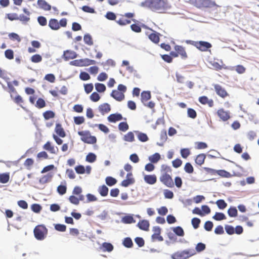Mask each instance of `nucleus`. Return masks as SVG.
<instances>
[{
	"instance_id": "nucleus-1",
	"label": "nucleus",
	"mask_w": 259,
	"mask_h": 259,
	"mask_svg": "<svg viewBox=\"0 0 259 259\" xmlns=\"http://www.w3.org/2000/svg\"><path fill=\"white\" fill-rule=\"evenodd\" d=\"M146 5L152 11L163 13L169 8L167 0H146Z\"/></svg>"
},
{
	"instance_id": "nucleus-2",
	"label": "nucleus",
	"mask_w": 259,
	"mask_h": 259,
	"mask_svg": "<svg viewBox=\"0 0 259 259\" xmlns=\"http://www.w3.org/2000/svg\"><path fill=\"white\" fill-rule=\"evenodd\" d=\"M196 251L193 248H190L182 251H178L171 254L172 259H188L196 254Z\"/></svg>"
},
{
	"instance_id": "nucleus-3",
	"label": "nucleus",
	"mask_w": 259,
	"mask_h": 259,
	"mask_svg": "<svg viewBox=\"0 0 259 259\" xmlns=\"http://www.w3.org/2000/svg\"><path fill=\"white\" fill-rule=\"evenodd\" d=\"M188 3L198 8H209L217 6L211 0H188Z\"/></svg>"
},
{
	"instance_id": "nucleus-4",
	"label": "nucleus",
	"mask_w": 259,
	"mask_h": 259,
	"mask_svg": "<svg viewBox=\"0 0 259 259\" xmlns=\"http://www.w3.org/2000/svg\"><path fill=\"white\" fill-rule=\"evenodd\" d=\"M78 135L80 136V140L84 143L88 144H94L97 142V138L92 136L89 131H82L78 132Z\"/></svg>"
},
{
	"instance_id": "nucleus-5",
	"label": "nucleus",
	"mask_w": 259,
	"mask_h": 259,
	"mask_svg": "<svg viewBox=\"0 0 259 259\" xmlns=\"http://www.w3.org/2000/svg\"><path fill=\"white\" fill-rule=\"evenodd\" d=\"M34 235L35 237L39 240L45 239L48 234V229L43 225L36 226L34 229Z\"/></svg>"
},
{
	"instance_id": "nucleus-6",
	"label": "nucleus",
	"mask_w": 259,
	"mask_h": 259,
	"mask_svg": "<svg viewBox=\"0 0 259 259\" xmlns=\"http://www.w3.org/2000/svg\"><path fill=\"white\" fill-rule=\"evenodd\" d=\"M175 51H171L170 55L174 58L180 56L182 59L185 60L188 58L187 53L184 47L180 45H176L174 47Z\"/></svg>"
},
{
	"instance_id": "nucleus-7",
	"label": "nucleus",
	"mask_w": 259,
	"mask_h": 259,
	"mask_svg": "<svg viewBox=\"0 0 259 259\" xmlns=\"http://www.w3.org/2000/svg\"><path fill=\"white\" fill-rule=\"evenodd\" d=\"M133 13H126L124 15H121L120 17L116 20V22L120 26H124L131 23V19L134 17Z\"/></svg>"
},
{
	"instance_id": "nucleus-8",
	"label": "nucleus",
	"mask_w": 259,
	"mask_h": 259,
	"mask_svg": "<svg viewBox=\"0 0 259 259\" xmlns=\"http://www.w3.org/2000/svg\"><path fill=\"white\" fill-rule=\"evenodd\" d=\"M160 181L168 188L174 187V183L171 176L169 174H161L159 177Z\"/></svg>"
},
{
	"instance_id": "nucleus-9",
	"label": "nucleus",
	"mask_w": 259,
	"mask_h": 259,
	"mask_svg": "<svg viewBox=\"0 0 259 259\" xmlns=\"http://www.w3.org/2000/svg\"><path fill=\"white\" fill-rule=\"evenodd\" d=\"M213 86L217 95L220 97L225 99L229 97V94L222 85L219 84H214Z\"/></svg>"
},
{
	"instance_id": "nucleus-10",
	"label": "nucleus",
	"mask_w": 259,
	"mask_h": 259,
	"mask_svg": "<svg viewBox=\"0 0 259 259\" xmlns=\"http://www.w3.org/2000/svg\"><path fill=\"white\" fill-rule=\"evenodd\" d=\"M153 234L151 236V239L153 242L155 241H162L163 238L161 236V228L158 226H155L152 229Z\"/></svg>"
},
{
	"instance_id": "nucleus-11",
	"label": "nucleus",
	"mask_w": 259,
	"mask_h": 259,
	"mask_svg": "<svg viewBox=\"0 0 259 259\" xmlns=\"http://www.w3.org/2000/svg\"><path fill=\"white\" fill-rule=\"evenodd\" d=\"M211 47V44L208 42L198 41L197 42L196 48L202 52H206Z\"/></svg>"
},
{
	"instance_id": "nucleus-12",
	"label": "nucleus",
	"mask_w": 259,
	"mask_h": 259,
	"mask_svg": "<svg viewBox=\"0 0 259 259\" xmlns=\"http://www.w3.org/2000/svg\"><path fill=\"white\" fill-rule=\"evenodd\" d=\"M217 115L223 121H226L230 118L229 111H225L223 108L219 109L217 111Z\"/></svg>"
},
{
	"instance_id": "nucleus-13",
	"label": "nucleus",
	"mask_w": 259,
	"mask_h": 259,
	"mask_svg": "<svg viewBox=\"0 0 259 259\" xmlns=\"http://www.w3.org/2000/svg\"><path fill=\"white\" fill-rule=\"evenodd\" d=\"M43 149L53 154H57L58 152V148L53 145L50 141L47 142L44 145Z\"/></svg>"
},
{
	"instance_id": "nucleus-14",
	"label": "nucleus",
	"mask_w": 259,
	"mask_h": 259,
	"mask_svg": "<svg viewBox=\"0 0 259 259\" xmlns=\"http://www.w3.org/2000/svg\"><path fill=\"white\" fill-rule=\"evenodd\" d=\"M23 12L26 14V15L21 14L18 16V20L21 21L24 24L27 23L30 21V12L26 8L23 9Z\"/></svg>"
},
{
	"instance_id": "nucleus-15",
	"label": "nucleus",
	"mask_w": 259,
	"mask_h": 259,
	"mask_svg": "<svg viewBox=\"0 0 259 259\" xmlns=\"http://www.w3.org/2000/svg\"><path fill=\"white\" fill-rule=\"evenodd\" d=\"M199 102L203 104H207L209 107H212L214 105V102L212 99H209L207 97L203 96H201L198 99Z\"/></svg>"
},
{
	"instance_id": "nucleus-16",
	"label": "nucleus",
	"mask_w": 259,
	"mask_h": 259,
	"mask_svg": "<svg viewBox=\"0 0 259 259\" xmlns=\"http://www.w3.org/2000/svg\"><path fill=\"white\" fill-rule=\"evenodd\" d=\"M132 177L131 172L128 173L126 175V179L121 182V186L126 187L135 183V180Z\"/></svg>"
},
{
	"instance_id": "nucleus-17",
	"label": "nucleus",
	"mask_w": 259,
	"mask_h": 259,
	"mask_svg": "<svg viewBox=\"0 0 259 259\" xmlns=\"http://www.w3.org/2000/svg\"><path fill=\"white\" fill-rule=\"evenodd\" d=\"M144 181L149 184L153 185L157 182V177L155 175H146L144 177Z\"/></svg>"
},
{
	"instance_id": "nucleus-18",
	"label": "nucleus",
	"mask_w": 259,
	"mask_h": 259,
	"mask_svg": "<svg viewBox=\"0 0 259 259\" xmlns=\"http://www.w3.org/2000/svg\"><path fill=\"white\" fill-rule=\"evenodd\" d=\"M111 96L117 101H121L124 99V94L118 90H113Z\"/></svg>"
},
{
	"instance_id": "nucleus-19",
	"label": "nucleus",
	"mask_w": 259,
	"mask_h": 259,
	"mask_svg": "<svg viewBox=\"0 0 259 259\" xmlns=\"http://www.w3.org/2000/svg\"><path fill=\"white\" fill-rule=\"evenodd\" d=\"M55 131L57 135L61 138H64L66 136L65 132L62 127V125L60 123H57L56 124Z\"/></svg>"
},
{
	"instance_id": "nucleus-20",
	"label": "nucleus",
	"mask_w": 259,
	"mask_h": 259,
	"mask_svg": "<svg viewBox=\"0 0 259 259\" xmlns=\"http://www.w3.org/2000/svg\"><path fill=\"white\" fill-rule=\"evenodd\" d=\"M63 56L65 60H68L75 58L77 57V54L73 51L67 50L64 51Z\"/></svg>"
},
{
	"instance_id": "nucleus-21",
	"label": "nucleus",
	"mask_w": 259,
	"mask_h": 259,
	"mask_svg": "<svg viewBox=\"0 0 259 259\" xmlns=\"http://www.w3.org/2000/svg\"><path fill=\"white\" fill-rule=\"evenodd\" d=\"M37 5L39 8L45 11H50L51 9V6L45 0H38Z\"/></svg>"
},
{
	"instance_id": "nucleus-22",
	"label": "nucleus",
	"mask_w": 259,
	"mask_h": 259,
	"mask_svg": "<svg viewBox=\"0 0 259 259\" xmlns=\"http://www.w3.org/2000/svg\"><path fill=\"white\" fill-rule=\"evenodd\" d=\"M137 226L141 230L148 231L149 230L150 224L148 221L143 220L139 222Z\"/></svg>"
},
{
	"instance_id": "nucleus-23",
	"label": "nucleus",
	"mask_w": 259,
	"mask_h": 259,
	"mask_svg": "<svg viewBox=\"0 0 259 259\" xmlns=\"http://www.w3.org/2000/svg\"><path fill=\"white\" fill-rule=\"evenodd\" d=\"M49 26L54 30H57L60 29L59 21L56 19H51L49 22Z\"/></svg>"
},
{
	"instance_id": "nucleus-24",
	"label": "nucleus",
	"mask_w": 259,
	"mask_h": 259,
	"mask_svg": "<svg viewBox=\"0 0 259 259\" xmlns=\"http://www.w3.org/2000/svg\"><path fill=\"white\" fill-rule=\"evenodd\" d=\"M108 120L111 122H115L122 119L121 114L119 113L112 114L108 117Z\"/></svg>"
},
{
	"instance_id": "nucleus-25",
	"label": "nucleus",
	"mask_w": 259,
	"mask_h": 259,
	"mask_svg": "<svg viewBox=\"0 0 259 259\" xmlns=\"http://www.w3.org/2000/svg\"><path fill=\"white\" fill-rule=\"evenodd\" d=\"M99 111L102 114L108 113L111 110L110 106L108 103H104L99 106Z\"/></svg>"
},
{
	"instance_id": "nucleus-26",
	"label": "nucleus",
	"mask_w": 259,
	"mask_h": 259,
	"mask_svg": "<svg viewBox=\"0 0 259 259\" xmlns=\"http://www.w3.org/2000/svg\"><path fill=\"white\" fill-rule=\"evenodd\" d=\"M100 248L103 252H111L113 250L114 247L110 243L104 242L102 243Z\"/></svg>"
},
{
	"instance_id": "nucleus-27",
	"label": "nucleus",
	"mask_w": 259,
	"mask_h": 259,
	"mask_svg": "<svg viewBox=\"0 0 259 259\" xmlns=\"http://www.w3.org/2000/svg\"><path fill=\"white\" fill-rule=\"evenodd\" d=\"M81 66H88L96 64V61L88 58L82 59L79 60Z\"/></svg>"
},
{
	"instance_id": "nucleus-28",
	"label": "nucleus",
	"mask_w": 259,
	"mask_h": 259,
	"mask_svg": "<svg viewBox=\"0 0 259 259\" xmlns=\"http://www.w3.org/2000/svg\"><path fill=\"white\" fill-rule=\"evenodd\" d=\"M159 35V33L155 31H153V33L149 35L148 37L153 42L158 44L160 40Z\"/></svg>"
},
{
	"instance_id": "nucleus-29",
	"label": "nucleus",
	"mask_w": 259,
	"mask_h": 259,
	"mask_svg": "<svg viewBox=\"0 0 259 259\" xmlns=\"http://www.w3.org/2000/svg\"><path fill=\"white\" fill-rule=\"evenodd\" d=\"M52 177H53L52 174H51L50 173L48 174L41 177L40 178L39 182L40 184H46L47 183H48V182L51 181V180L52 179Z\"/></svg>"
},
{
	"instance_id": "nucleus-30",
	"label": "nucleus",
	"mask_w": 259,
	"mask_h": 259,
	"mask_svg": "<svg viewBox=\"0 0 259 259\" xmlns=\"http://www.w3.org/2000/svg\"><path fill=\"white\" fill-rule=\"evenodd\" d=\"M151 93L149 91H143L141 93V101L143 103L148 101L151 98Z\"/></svg>"
},
{
	"instance_id": "nucleus-31",
	"label": "nucleus",
	"mask_w": 259,
	"mask_h": 259,
	"mask_svg": "<svg viewBox=\"0 0 259 259\" xmlns=\"http://www.w3.org/2000/svg\"><path fill=\"white\" fill-rule=\"evenodd\" d=\"M206 158L205 154L202 153L198 155L195 159V162L199 165H201L204 162Z\"/></svg>"
},
{
	"instance_id": "nucleus-32",
	"label": "nucleus",
	"mask_w": 259,
	"mask_h": 259,
	"mask_svg": "<svg viewBox=\"0 0 259 259\" xmlns=\"http://www.w3.org/2000/svg\"><path fill=\"white\" fill-rule=\"evenodd\" d=\"M108 191L109 189L108 187L103 185L98 188V192L100 193V194L103 197L106 196L108 194Z\"/></svg>"
},
{
	"instance_id": "nucleus-33",
	"label": "nucleus",
	"mask_w": 259,
	"mask_h": 259,
	"mask_svg": "<svg viewBox=\"0 0 259 259\" xmlns=\"http://www.w3.org/2000/svg\"><path fill=\"white\" fill-rule=\"evenodd\" d=\"M215 174H217L223 178H229L231 177V174L225 170H216Z\"/></svg>"
},
{
	"instance_id": "nucleus-34",
	"label": "nucleus",
	"mask_w": 259,
	"mask_h": 259,
	"mask_svg": "<svg viewBox=\"0 0 259 259\" xmlns=\"http://www.w3.org/2000/svg\"><path fill=\"white\" fill-rule=\"evenodd\" d=\"M34 163V161L32 158H27L25 160L23 164L27 169L30 170L31 169Z\"/></svg>"
},
{
	"instance_id": "nucleus-35",
	"label": "nucleus",
	"mask_w": 259,
	"mask_h": 259,
	"mask_svg": "<svg viewBox=\"0 0 259 259\" xmlns=\"http://www.w3.org/2000/svg\"><path fill=\"white\" fill-rule=\"evenodd\" d=\"M10 180L9 173L0 174V183L5 184L9 182Z\"/></svg>"
},
{
	"instance_id": "nucleus-36",
	"label": "nucleus",
	"mask_w": 259,
	"mask_h": 259,
	"mask_svg": "<svg viewBox=\"0 0 259 259\" xmlns=\"http://www.w3.org/2000/svg\"><path fill=\"white\" fill-rule=\"evenodd\" d=\"M123 139L126 142H133L135 140L134 135L132 132H130L124 135Z\"/></svg>"
},
{
	"instance_id": "nucleus-37",
	"label": "nucleus",
	"mask_w": 259,
	"mask_h": 259,
	"mask_svg": "<svg viewBox=\"0 0 259 259\" xmlns=\"http://www.w3.org/2000/svg\"><path fill=\"white\" fill-rule=\"evenodd\" d=\"M172 230L174 232L179 236H184V231L181 227L178 226L176 227H174L173 228Z\"/></svg>"
},
{
	"instance_id": "nucleus-38",
	"label": "nucleus",
	"mask_w": 259,
	"mask_h": 259,
	"mask_svg": "<svg viewBox=\"0 0 259 259\" xmlns=\"http://www.w3.org/2000/svg\"><path fill=\"white\" fill-rule=\"evenodd\" d=\"M160 159V155L158 153H155L149 157V160L152 163H156Z\"/></svg>"
},
{
	"instance_id": "nucleus-39",
	"label": "nucleus",
	"mask_w": 259,
	"mask_h": 259,
	"mask_svg": "<svg viewBox=\"0 0 259 259\" xmlns=\"http://www.w3.org/2000/svg\"><path fill=\"white\" fill-rule=\"evenodd\" d=\"M228 214L230 217H237L238 212L236 208L235 207H230L228 210Z\"/></svg>"
},
{
	"instance_id": "nucleus-40",
	"label": "nucleus",
	"mask_w": 259,
	"mask_h": 259,
	"mask_svg": "<svg viewBox=\"0 0 259 259\" xmlns=\"http://www.w3.org/2000/svg\"><path fill=\"white\" fill-rule=\"evenodd\" d=\"M106 184L109 186H112L117 183V180L111 177H107L105 179Z\"/></svg>"
},
{
	"instance_id": "nucleus-41",
	"label": "nucleus",
	"mask_w": 259,
	"mask_h": 259,
	"mask_svg": "<svg viewBox=\"0 0 259 259\" xmlns=\"http://www.w3.org/2000/svg\"><path fill=\"white\" fill-rule=\"evenodd\" d=\"M83 40L84 42L89 46L93 45V40L91 35L86 34L84 35Z\"/></svg>"
},
{
	"instance_id": "nucleus-42",
	"label": "nucleus",
	"mask_w": 259,
	"mask_h": 259,
	"mask_svg": "<svg viewBox=\"0 0 259 259\" xmlns=\"http://www.w3.org/2000/svg\"><path fill=\"white\" fill-rule=\"evenodd\" d=\"M42 59V57L39 54H35L30 58L31 61L34 63L40 62Z\"/></svg>"
},
{
	"instance_id": "nucleus-43",
	"label": "nucleus",
	"mask_w": 259,
	"mask_h": 259,
	"mask_svg": "<svg viewBox=\"0 0 259 259\" xmlns=\"http://www.w3.org/2000/svg\"><path fill=\"white\" fill-rule=\"evenodd\" d=\"M212 218L216 221H222L225 220L226 217L225 215L222 212H216L215 214L212 217Z\"/></svg>"
},
{
	"instance_id": "nucleus-44",
	"label": "nucleus",
	"mask_w": 259,
	"mask_h": 259,
	"mask_svg": "<svg viewBox=\"0 0 259 259\" xmlns=\"http://www.w3.org/2000/svg\"><path fill=\"white\" fill-rule=\"evenodd\" d=\"M46 105V104L45 100L41 98H39L37 99L35 104V106L39 109H41L45 107Z\"/></svg>"
},
{
	"instance_id": "nucleus-45",
	"label": "nucleus",
	"mask_w": 259,
	"mask_h": 259,
	"mask_svg": "<svg viewBox=\"0 0 259 259\" xmlns=\"http://www.w3.org/2000/svg\"><path fill=\"white\" fill-rule=\"evenodd\" d=\"M123 245L127 248H131L133 246V243L130 238L126 237L123 241Z\"/></svg>"
},
{
	"instance_id": "nucleus-46",
	"label": "nucleus",
	"mask_w": 259,
	"mask_h": 259,
	"mask_svg": "<svg viewBox=\"0 0 259 259\" xmlns=\"http://www.w3.org/2000/svg\"><path fill=\"white\" fill-rule=\"evenodd\" d=\"M216 204L218 207L221 209H225L227 206V203L223 199H219L217 201Z\"/></svg>"
},
{
	"instance_id": "nucleus-47",
	"label": "nucleus",
	"mask_w": 259,
	"mask_h": 259,
	"mask_svg": "<svg viewBox=\"0 0 259 259\" xmlns=\"http://www.w3.org/2000/svg\"><path fill=\"white\" fill-rule=\"evenodd\" d=\"M44 117L45 119H49L55 117V113L52 111H47L43 113Z\"/></svg>"
},
{
	"instance_id": "nucleus-48",
	"label": "nucleus",
	"mask_w": 259,
	"mask_h": 259,
	"mask_svg": "<svg viewBox=\"0 0 259 259\" xmlns=\"http://www.w3.org/2000/svg\"><path fill=\"white\" fill-rule=\"evenodd\" d=\"M95 88L96 90L100 93H102L105 91L106 90V87L105 85L103 83H96L95 84Z\"/></svg>"
},
{
	"instance_id": "nucleus-49",
	"label": "nucleus",
	"mask_w": 259,
	"mask_h": 259,
	"mask_svg": "<svg viewBox=\"0 0 259 259\" xmlns=\"http://www.w3.org/2000/svg\"><path fill=\"white\" fill-rule=\"evenodd\" d=\"M184 170L188 174H192L194 171L193 167L189 162H187L185 164L184 166Z\"/></svg>"
},
{
	"instance_id": "nucleus-50",
	"label": "nucleus",
	"mask_w": 259,
	"mask_h": 259,
	"mask_svg": "<svg viewBox=\"0 0 259 259\" xmlns=\"http://www.w3.org/2000/svg\"><path fill=\"white\" fill-rule=\"evenodd\" d=\"M5 56L9 60L14 59V51L11 49H8L5 52Z\"/></svg>"
},
{
	"instance_id": "nucleus-51",
	"label": "nucleus",
	"mask_w": 259,
	"mask_h": 259,
	"mask_svg": "<svg viewBox=\"0 0 259 259\" xmlns=\"http://www.w3.org/2000/svg\"><path fill=\"white\" fill-rule=\"evenodd\" d=\"M96 155L95 154L90 153L86 156V161L92 163L96 160Z\"/></svg>"
},
{
	"instance_id": "nucleus-52",
	"label": "nucleus",
	"mask_w": 259,
	"mask_h": 259,
	"mask_svg": "<svg viewBox=\"0 0 259 259\" xmlns=\"http://www.w3.org/2000/svg\"><path fill=\"white\" fill-rule=\"evenodd\" d=\"M171 171H172V170H171V168H170V167H169L166 165H165V164H162L161 165V174L171 173Z\"/></svg>"
},
{
	"instance_id": "nucleus-53",
	"label": "nucleus",
	"mask_w": 259,
	"mask_h": 259,
	"mask_svg": "<svg viewBox=\"0 0 259 259\" xmlns=\"http://www.w3.org/2000/svg\"><path fill=\"white\" fill-rule=\"evenodd\" d=\"M31 208L32 210L35 213H39L41 209V206L38 204H33L31 205Z\"/></svg>"
},
{
	"instance_id": "nucleus-54",
	"label": "nucleus",
	"mask_w": 259,
	"mask_h": 259,
	"mask_svg": "<svg viewBox=\"0 0 259 259\" xmlns=\"http://www.w3.org/2000/svg\"><path fill=\"white\" fill-rule=\"evenodd\" d=\"M118 128L121 131L125 132L128 129V125L126 122H120L118 125Z\"/></svg>"
},
{
	"instance_id": "nucleus-55",
	"label": "nucleus",
	"mask_w": 259,
	"mask_h": 259,
	"mask_svg": "<svg viewBox=\"0 0 259 259\" xmlns=\"http://www.w3.org/2000/svg\"><path fill=\"white\" fill-rule=\"evenodd\" d=\"M138 139L142 142H145L148 140V137L146 134L143 133H139L138 135Z\"/></svg>"
},
{
	"instance_id": "nucleus-56",
	"label": "nucleus",
	"mask_w": 259,
	"mask_h": 259,
	"mask_svg": "<svg viewBox=\"0 0 259 259\" xmlns=\"http://www.w3.org/2000/svg\"><path fill=\"white\" fill-rule=\"evenodd\" d=\"M200 220L197 218H194L192 219V225L194 229H197L200 223Z\"/></svg>"
},
{
	"instance_id": "nucleus-57",
	"label": "nucleus",
	"mask_w": 259,
	"mask_h": 259,
	"mask_svg": "<svg viewBox=\"0 0 259 259\" xmlns=\"http://www.w3.org/2000/svg\"><path fill=\"white\" fill-rule=\"evenodd\" d=\"M181 154L183 158H187L190 154V151L188 148H184L181 150Z\"/></svg>"
},
{
	"instance_id": "nucleus-58",
	"label": "nucleus",
	"mask_w": 259,
	"mask_h": 259,
	"mask_svg": "<svg viewBox=\"0 0 259 259\" xmlns=\"http://www.w3.org/2000/svg\"><path fill=\"white\" fill-rule=\"evenodd\" d=\"M188 116L191 118H195L197 113L195 110L192 108H188L187 111Z\"/></svg>"
},
{
	"instance_id": "nucleus-59",
	"label": "nucleus",
	"mask_w": 259,
	"mask_h": 259,
	"mask_svg": "<svg viewBox=\"0 0 259 259\" xmlns=\"http://www.w3.org/2000/svg\"><path fill=\"white\" fill-rule=\"evenodd\" d=\"M6 17L11 21L18 20V15L16 13H9L6 15Z\"/></svg>"
},
{
	"instance_id": "nucleus-60",
	"label": "nucleus",
	"mask_w": 259,
	"mask_h": 259,
	"mask_svg": "<svg viewBox=\"0 0 259 259\" xmlns=\"http://www.w3.org/2000/svg\"><path fill=\"white\" fill-rule=\"evenodd\" d=\"M163 193L164 197L167 199H172L174 196L173 192L168 189L164 190Z\"/></svg>"
},
{
	"instance_id": "nucleus-61",
	"label": "nucleus",
	"mask_w": 259,
	"mask_h": 259,
	"mask_svg": "<svg viewBox=\"0 0 259 259\" xmlns=\"http://www.w3.org/2000/svg\"><path fill=\"white\" fill-rule=\"evenodd\" d=\"M225 229L229 235H233L235 233L234 228L232 226L227 225L225 226Z\"/></svg>"
},
{
	"instance_id": "nucleus-62",
	"label": "nucleus",
	"mask_w": 259,
	"mask_h": 259,
	"mask_svg": "<svg viewBox=\"0 0 259 259\" xmlns=\"http://www.w3.org/2000/svg\"><path fill=\"white\" fill-rule=\"evenodd\" d=\"M95 126L98 127L99 129L104 133H108L109 132V128L103 124H95Z\"/></svg>"
},
{
	"instance_id": "nucleus-63",
	"label": "nucleus",
	"mask_w": 259,
	"mask_h": 259,
	"mask_svg": "<svg viewBox=\"0 0 259 259\" xmlns=\"http://www.w3.org/2000/svg\"><path fill=\"white\" fill-rule=\"evenodd\" d=\"M195 144V148L197 149H204L207 147V145L204 142H196Z\"/></svg>"
},
{
	"instance_id": "nucleus-64",
	"label": "nucleus",
	"mask_w": 259,
	"mask_h": 259,
	"mask_svg": "<svg viewBox=\"0 0 259 259\" xmlns=\"http://www.w3.org/2000/svg\"><path fill=\"white\" fill-rule=\"evenodd\" d=\"M37 21L39 25L42 26H46L47 24V19L44 16H39Z\"/></svg>"
}]
</instances>
